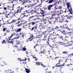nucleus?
<instances>
[{
    "mask_svg": "<svg viewBox=\"0 0 73 73\" xmlns=\"http://www.w3.org/2000/svg\"><path fill=\"white\" fill-rule=\"evenodd\" d=\"M12 36H13V35L12 34L9 37V38H8V40L9 39V40H13V38H12Z\"/></svg>",
    "mask_w": 73,
    "mask_h": 73,
    "instance_id": "nucleus-9",
    "label": "nucleus"
},
{
    "mask_svg": "<svg viewBox=\"0 0 73 73\" xmlns=\"http://www.w3.org/2000/svg\"><path fill=\"white\" fill-rule=\"evenodd\" d=\"M65 41H66V42H68V40L66 39H65Z\"/></svg>",
    "mask_w": 73,
    "mask_h": 73,
    "instance_id": "nucleus-46",
    "label": "nucleus"
},
{
    "mask_svg": "<svg viewBox=\"0 0 73 73\" xmlns=\"http://www.w3.org/2000/svg\"><path fill=\"white\" fill-rule=\"evenodd\" d=\"M68 31H70L69 32H67L66 35L65 37L68 38L69 36H70L71 38H73V34L72 33V29H68L67 30Z\"/></svg>",
    "mask_w": 73,
    "mask_h": 73,
    "instance_id": "nucleus-1",
    "label": "nucleus"
},
{
    "mask_svg": "<svg viewBox=\"0 0 73 73\" xmlns=\"http://www.w3.org/2000/svg\"><path fill=\"white\" fill-rule=\"evenodd\" d=\"M5 29H6L5 28H4L3 29V31H5Z\"/></svg>",
    "mask_w": 73,
    "mask_h": 73,
    "instance_id": "nucleus-50",
    "label": "nucleus"
},
{
    "mask_svg": "<svg viewBox=\"0 0 73 73\" xmlns=\"http://www.w3.org/2000/svg\"><path fill=\"white\" fill-rule=\"evenodd\" d=\"M58 43L59 44H60V45H65V43L64 42H58Z\"/></svg>",
    "mask_w": 73,
    "mask_h": 73,
    "instance_id": "nucleus-13",
    "label": "nucleus"
},
{
    "mask_svg": "<svg viewBox=\"0 0 73 73\" xmlns=\"http://www.w3.org/2000/svg\"><path fill=\"white\" fill-rule=\"evenodd\" d=\"M61 66H64V64L61 65Z\"/></svg>",
    "mask_w": 73,
    "mask_h": 73,
    "instance_id": "nucleus-54",
    "label": "nucleus"
},
{
    "mask_svg": "<svg viewBox=\"0 0 73 73\" xmlns=\"http://www.w3.org/2000/svg\"><path fill=\"white\" fill-rule=\"evenodd\" d=\"M49 0H48V1H46V3H48V2H49Z\"/></svg>",
    "mask_w": 73,
    "mask_h": 73,
    "instance_id": "nucleus-55",
    "label": "nucleus"
},
{
    "mask_svg": "<svg viewBox=\"0 0 73 73\" xmlns=\"http://www.w3.org/2000/svg\"><path fill=\"white\" fill-rule=\"evenodd\" d=\"M25 70L26 73H29L30 72H31V70H30V69H28L27 68H26Z\"/></svg>",
    "mask_w": 73,
    "mask_h": 73,
    "instance_id": "nucleus-12",
    "label": "nucleus"
},
{
    "mask_svg": "<svg viewBox=\"0 0 73 73\" xmlns=\"http://www.w3.org/2000/svg\"><path fill=\"white\" fill-rule=\"evenodd\" d=\"M16 21V20H14L12 22H11V23H14V22H15Z\"/></svg>",
    "mask_w": 73,
    "mask_h": 73,
    "instance_id": "nucleus-36",
    "label": "nucleus"
},
{
    "mask_svg": "<svg viewBox=\"0 0 73 73\" xmlns=\"http://www.w3.org/2000/svg\"><path fill=\"white\" fill-rule=\"evenodd\" d=\"M36 65H40V63L39 62H36Z\"/></svg>",
    "mask_w": 73,
    "mask_h": 73,
    "instance_id": "nucleus-33",
    "label": "nucleus"
},
{
    "mask_svg": "<svg viewBox=\"0 0 73 73\" xmlns=\"http://www.w3.org/2000/svg\"><path fill=\"white\" fill-rule=\"evenodd\" d=\"M15 5L14 4H13V7H12V8H13L14 7V6Z\"/></svg>",
    "mask_w": 73,
    "mask_h": 73,
    "instance_id": "nucleus-59",
    "label": "nucleus"
},
{
    "mask_svg": "<svg viewBox=\"0 0 73 73\" xmlns=\"http://www.w3.org/2000/svg\"><path fill=\"white\" fill-rule=\"evenodd\" d=\"M3 9H4V10H6L7 9V7H3Z\"/></svg>",
    "mask_w": 73,
    "mask_h": 73,
    "instance_id": "nucleus-41",
    "label": "nucleus"
},
{
    "mask_svg": "<svg viewBox=\"0 0 73 73\" xmlns=\"http://www.w3.org/2000/svg\"><path fill=\"white\" fill-rule=\"evenodd\" d=\"M7 31L8 32H10V31Z\"/></svg>",
    "mask_w": 73,
    "mask_h": 73,
    "instance_id": "nucleus-64",
    "label": "nucleus"
},
{
    "mask_svg": "<svg viewBox=\"0 0 73 73\" xmlns=\"http://www.w3.org/2000/svg\"><path fill=\"white\" fill-rule=\"evenodd\" d=\"M52 40H53V41H55V38H52Z\"/></svg>",
    "mask_w": 73,
    "mask_h": 73,
    "instance_id": "nucleus-31",
    "label": "nucleus"
},
{
    "mask_svg": "<svg viewBox=\"0 0 73 73\" xmlns=\"http://www.w3.org/2000/svg\"><path fill=\"white\" fill-rule=\"evenodd\" d=\"M69 12L70 13V14H71V15H72V14H73V11H72V10H70Z\"/></svg>",
    "mask_w": 73,
    "mask_h": 73,
    "instance_id": "nucleus-20",
    "label": "nucleus"
},
{
    "mask_svg": "<svg viewBox=\"0 0 73 73\" xmlns=\"http://www.w3.org/2000/svg\"><path fill=\"white\" fill-rule=\"evenodd\" d=\"M61 32H62V33H63V32H65V30L64 29H62L61 31Z\"/></svg>",
    "mask_w": 73,
    "mask_h": 73,
    "instance_id": "nucleus-24",
    "label": "nucleus"
},
{
    "mask_svg": "<svg viewBox=\"0 0 73 73\" xmlns=\"http://www.w3.org/2000/svg\"><path fill=\"white\" fill-rule=\"evenodd\" d=\"M19 37H20V36H18L15 37L14 39H18V38H19Z\"/></svg>",
    "mask_w": 73,
    "mask_h": 73,
    "instance_id": "nucleus-23",
    "label": "nucleus"
},
{
    "mask_svg": "<svg viewBox=\"0 0 73 73\" xmlns=\"http://www.w3.org/2000/svg\"><path fill=\"white\" fill-rule=\"evenodd\" d=\"M48 52L49 53L48 54H50V51H48Z\"/></svg>",
    "mask_w": 73,
    "mask_h": 73,
    "instance_id": "nucleus-58",
    "label": "nucleus"
},
{
    "mask_svg": "<svg viewBox=\"0 0 73 73\" xmlns=\"http://www.w3.org/2000/svg\"><path fill=\"white\" fill-rule=\"evenodd\" d=\"M21 21H18V23L19 24L17 25V26H19V27H20L21 25H23V27H25L26 28H29V25L28 23H27L26 22H25L24 23H21Z\"/></svg>",
    "mask_w": 73,
    "mask_h": 73,
    "instance_id": "nucleus-2",
    "label": "nucleus"
},
{
    "mask_svg": "<svg viewBox=\"0 0 73 73\" xmlns=\"http://www.w3.org/2000/svg\"><path fill=\"white\" fill-rule=\"evenodd\" d=\"M34 37L35 36H33V35H32L30 37V38H29V39H30L29 40V41H32V39H33V38H34Z\"/></svg>",
    "mask_w": 73,
    "mask_h": 73,
    "instance_id": "nucleus-8",
    "label": "nucleus"
},
{
    "mask_svg": "<svg viewBox=\"0 0 73 73\" xmlns=\"http://www.w3.org/2000/svg\"><path fill=\"white\" fill-rule=\"evenodd\" d=\"M21 8H20V7L19 6L17 8V10L15 12L16 13H21Z\"/></svg>",
    "mask_w": 73,
    "mask_h": 73,
    "instance_id": "nucleus-5",
    "label": "nucleus"
},
{
    "mask_svg": "<svg viewBox=\"0 0 73 73\" xmlns=\"http://www.w3.org/2000/svg\"><path fill=\"white\" fill-rule=\"evenodd\" d=\"M68 9H69V11H71V10H72V7H71V6H70L68 7Z\"/></svg>",
    "mask_w": 73,
    "mask_h": 73,
    "instance_id": "nucleus-16",
    "label": "nucleus"
},
{
    "mask_svg": "<svg viewBox=\"0 0 73 73\" xmlns=\"http://www.w3.org/2000/svg\"><path fill=\"white\" fill-rule=\"evenodd\" d=\"M69 3H67V7H69L70 6H69Z\"/></svg>",
    "mask_w": 73,
    "mask_h": 73,
    "instance_id": "nucleus-29",
    "label": "nucleus"
},
{
    "mask_svg": "<svg viewBox=\"0 0 73 73\" xmlns=\"http://www.w3.org/2000/svg\"><path fill=\"white\" fill-rule=\"evenodd\" d=\"M19 36H20V38L21 40H24V35H25V34L22 33H21L19 34Z\"/></svg>",
    "mask_w": 73,
    "mask_h": 73,
    "instance_id": "nucleus-4",
    "label": "nucleus"
},
{
    "mask_svg": "<svg viewBox=\"0 0 73 73\" xmlns=\"http://www.w3.org/2000/svg\"><path fill=\"white\" fill-rule=\"evenodd\" d=\"M20 8L21 9V10L22 11V10H23V9H24V7H20Z\"/></svg>",
    "mask_w": 73,
    "mask_h": 73,
    "instance_id": "nucleus-40",
    "label": "nucleus"
},
{
    "mask_svg": "<svg viewBox=\"0 0 73 73\" xmlns=\"http://www.w3.org/2000/svg\"><path fill=\"white\" fill-rule=\"evenodd\" d=\"M23 50L24 51L25 50H26V48H23Z\"/></svg>",
    "mask_w": 73,
    "mask_h": 73,
    "instance_id": "nucleus-34",
    "label": "nucleus"
},
{
    "mask_svg": "<svg viewBox=\"0 0 73 73\" xmlns=\"http://www.w3.org/2000/svg\"><path fill=\"white\" fill-rule=\"evenodd\" d=\"M13 1L11 2V3H13V2L15 1V2H16V0H13Z\"/></svg>",
    "mask_w": 73,
    "mask_h": 73,
    "instance_id": "nucleus-38",
    "label": "nucleus"
},
{
    "mask_svg": "<svg viewBox=\"0 0 73 73\" xmlns=\"http://www.w3.org/2000/svg\"><path fill=\"white\" fill-rule=\"evenodd\" d=\"M12 35H13V36H15L16 33H14L12 34Z\"/></svg>",
    "mask_w": 73,
    "mask_h": 73,
    "instance_id": "nucleus-32",
    "label": "nucleus"
},
{
    "mask_svg": "<svg viewBox=\"0 0 73 73\" xmlns=\"http://www.w3.org/2000/svg\"><path fill=\"white\" fill-rule=\"evenodd\" d=\"M15 11H14V13H10L9 14H8L7 16L10 15V16H13V15H15Z\"/></svg>",
    "mask_w": 73,
    "mask_h": 73,
    "instance_id": "nucleus-7",
    "label": "nucleus"
},
{
    "mask_svg": "<svg viewBox=\"0 0 73 73\" xmlns=\"http://www.w3.org/2000/svg\"><path fill=\"white\" fill-rule=\"evenodd\" d=\"M60 61H61V60H59V62L58 63V64H60Z\"/></svg>",
    "mask_w": 73,
    "mask_h": 73,
    "instance_id": "nucleus-52",
    "label": "nucleus"
},
{
    "mask_svg": "<svg viewBox=\"0 0 73 73\" xmlns=\"http://www.w3.org/2000/svg\"><path fill=\"white\" fill-rule=\"evenodd\" d=\"M33 58H35V60H37V59L35 56L34 57V56H33Z\"/></svg>",
    "mask_w": 73,
    "mask_h": 73,
    "instance_id": "nucleus-30",
    "label": "nucleus"
},
{
    "mask_svg": "<svg viewBox=\"0 0 73 73\" xmlns=\"http://www.w3.org/2000/svg\"><path fill=\"white\" fill-rule=\"evenodd\" d=\"M12 23V22L9 23L8 24H11Z\"/></svg>",
    "mask_w": 73,
    "mask_h": 73,
    "instance_id": "nucleus-62",
    "label": "nucleus"
},
{
    "mask_svg": "<svg viewBox=\"0 0 73 73\" xmlns=\"http://www.w3.org/2000/svg\"><path fill=\"white\" fill-rule=\"evenodd\" d=\"M8 73V72H10V73H12V72H11V70H8L6 71Z\"/></svg>",
    "mask_w": 73,
    "mask_h": 73,
    "instance_id": "nucleus-18",
    "label": "nucleus"
},
{
    "mask_svg": "<svg viewBox=\"0 0 73 73\" xmlns=\"http://www.w3.org/2000/svg\"><path fill=\"white\" fill-rule=\"evenodd\" d=\"M21 29H18L15 31V32H20L21 31Z\"/></svg>",
    "mask_w": 73,
    "mask_h": 73,
    "instance_id": "nucleus-14",
    "label": "nucleus"
},
{
    "mask_svg": "<svg viewBox=\"0 0 73 73\" xmlns=\"http://www.w3.org/2000/svg\"><path fill=\"white\" fill-rule=\"evenodd\" d=\"M36 20H39V19L38 17L36 18Z\"/></svg>",
    "mask_w": 73,
    "mask_h": 73,
    "instance_id": "nucleus-51",
    "label": "nucleus"
},
{
    "mask_svg": "<svg viewBox=\"0 0 73 73\" xmlns=\"http://www.w3.org/2000/svg\"><path fill=\"white\" fill-rule=\"evenodd\" d=\"M27 59L26 58H25V59H23V60H22V61H26V60H27Z\"/></svg>",
    "mask_w": 73,
    "mask_h": 73,
    "instance_id": "nucleus-35",
    "label": "nucleus"
},
{
    "mask_svg": "<svg viewBox=\"0 0 73 73\" xmlns=\"http://www.w3.org/2000/svg\"><path fill=\"white\" fill-rule=\"evenodd\" d=\"M59 37H60V38L62 40H63V37L62 36H59Z\"/></svg>",
    "mask_w": 73,
    "mask_h": 73,
    "instance_id": "nucleus-28",
    "label": "nucleus"
},
{
    "mask_svg": "<svg viewBox=\"0 0 73 73\" xmlns=\"http://www.w3.org/2000/svg\"><path fill=\"white\" fill-rule=\"evenodd\" d=\"M53 0H49V1L48 3H52L53 2Z\"/></svg>",
    "mask_w": 73,
    "mask_h": 73,
    "instance_id": "nucleus-19",
    "label": "nucleus"
},
{
    "mask_svg": "<svg viewBox=\"0 0 73 73\" xmlns=\"http://www.w3.org/2000/svg\"><path fill=\"white\" fill-rule=\"evenodd\" d=\"M36 22H33L32 23V25H35V23H36Z\"/></svg>",
    "mask_w": 73,
    "mask_h": 73,
    "instance_id": "nucleus-26",
    "label": "nucleus"
},
{
    "mask_svg": "<svg viewBox=\"0 0 73 73\" xmlns=\"http://www.w3.org/2000/svg\"><path fill=\"white\" fill-rule=\"evenodd\" d=\"M54 8L56 10H57V8H56V6H55Z\"/></svg>",
    "mask_w": 73,
    "mask_h": 73,
    "instance_id": "nucleus-48",
    "label": "nucleus"
},
{
    "mask_svg": "<svg viewBox=\"0 0 73 73\" xmlns=\"http://www.w3.org/2000/svg\"><path fill=\"white\" fill-rule=\"evenodd\" d=\"M72 43L73 41H70L68 42L67 44H69L70 45H72Z\"/></svg>",
    "mask_w": 73,
    "mask_h": 73,
    "instance_id": "nucleus-10",
    "label": "nucleus"
},
{
    "mask_svg": "<svg viewBox=\"0 0 73 73\" xmlns=\"http://www.w3.org/2000/svg\"><path fill=\"white\" fill-rule=\"evenodd\" d=\"M6 35H7V34H6V33H5V35H4V36H6Z\"/></svg>",
    "mask_w": 73,
    "mask_h": 73,
    "instance_id": "nucleus-63",
    "label": "nucleus"
},
{
    "mask_svg": "<svg viewBox=\"0 0 73 73\" xmlns=\"http://www.w3.org/2000/svg\"><path fill=\"white\" fill-rule=\"evenodd\" d=\"M14 48H17V46H14Z\"/></svg>",
    "mask_w": 73,
    "mask_h": 73,
    "instance_id": "nucleus-39",
    "label": "nucleus"
},
{
    "mask_svg": "<svg viewBox=\"0 0 73 73\" xmlns=\"http://www.w3.org/2000/svg\"><path fill=\"white\" fill-rule=\"evenodd\" d=\"M61 6H59L58 8H57V10H59L58 11H61Z\"/></svg>",
    "mask_w": 73,
    "mask_h": 73,
    "instance_id": "nucleus-15",
    "label": "nucleus"
},
{
    "mask_svg": "<svg viewBox=\"0 0 73 73\" xmlns=\"http://www.w3.org/2000/svg\"><path fill=\"white\" fill-rule=\"evenodd\" d=\"M17 44V45H18V44H20V41H17L16 42Z\"/></svg>",
    "mask_w": 73,
    "mask_h": 73,
    "instance_id": "nucleus-22",
    "label": "nucleus"
},
{
    "mask_svg": "<svg viewBox=\"0 0 73 73\" xmlns=\"http://www.w3.org/2000/svg\"><path fill=\"white\" fill-rule=\"evenodd\" d=\"M4 43H5V40H3V42H2V44H4Z\"/></svg>",
    "mask_w": 73,
    "mask_h": 73,
    "instance_id": "nucleus-49",
    "label": "nucleus"
},
{
    "mask_svg": "<svg viewBox=\"0 0 73 73\" xmlns=\"http://www.w3.org/2000/svg\"><path fill=\"white\" fill-rule=\"evenodd\" d=\"M41 0V2L42 3V2H44V1H45V0Z\"/></svg>",
    "mask_w": 73,
    "mask_h": 73,
    "instance_id": "nucleus-47",
    "label": "nucleus"
},
{
    "mask_svg": "<svg viewBox=\"0 0 73 73\" xmlns=\"http://www.w3.org/2000/svg\"><path fill=\"white\" fill-rule=\"evenodd\" d=\"M17 35H19V34H18V33H16L15 34V36H17Z\"/></svg>",
    "mask_w": 73,
    "mask_h": 73,
    "instance_id": "nucleus-45",
    "label": "nucleus"
},
{
    "mask_svg": "<svg viewBox=\"0 0 73 73\" xmlns=\"http://www.w3.org/2000/svg\"><path fill=\"white\" fill-rule=\"evenodd\" d=\"M9 43H13V42L12 41H11L10 42H8Z\"/></svg>",
    "mask_w": 73,
    "mask_h": 73,
    "instance_id": "nucleus-43",
    "label": "nucleus"
},
{
    "mask_svg": "<svg viewBox=\"0 0 73 73\" xmlns=\"http://www.w3.org/2000/svg\"><path fill=\"white\" fill-rule=\"evenodd\" d=\"M46 20H48V19H49L48 18V17H46Z\"/></svg>",
    "mask_w": 73,
    "mask_h": 73,
    "instance_id": "nucleus-56",
    "label": "nucleus"
},
{
    "mask_svg": "<svg viewBox=\"0 0 73 73\" xmlns=\"http://www.w3.org/2000/svg\"><path fill=\"white\" fill-rule=\"evenodd\" d=\"M41 53H43V54H44V52H43V51L41 52Z\"/></svg>",
    "mask_w": 73,
    "mask_h": 73,
    "instance_id": "nucleus-57",
    "label": "nucleus"
},
{
    "mask_svg": "<svg viewBox=\"0 0 73 73\" xmlns=\"http://www.w3.org/2000/svg\"><path fill=\"white\" fill-rule=\"evenodd\" d=\"M66 17L67 18V19H73V17H72V16H70V17H69L68 16V15H66Z\"/></svg>",
    "mask_w": 73,
    "mask_h": 73,
    "instance_id": "nucleus-11",
    "label": "nucleus"
},
{
    "mask_svg": "<svg viewBox=\"0 0 73 73\" xmlns=\"http://www.w3.org/2000/svg\"><path fill=\"white\" fill-rule=\"evenodd\" d=\"M33 16H31V17H29V19H32V18H33Z\"/></svg>",
    "mask_w": 73,
    "mask_h": 73,
    "instance_id": "nucleus-44",
    "label": "nucleus"
},
{
    "mask_svg": "<svg viewBox=\"0 0 73 73\" xmlns=\"http://www.w3.org/2000/svg\"><path fill=\"white\" fill-rule=\"evenodd\" d=\"M58 27L56 26L55 28V29H58Z\"/></svg>",
    "mask_w": 73,
    "mask_h": 73,
    "instance_id": "nucleus-53",
    "label": "nucleus"
},
{
    "mask_svg": "<svg viewBox=\"0 0 73 73\" xmlns=\"http://www.w3.org/2000/svg\"><path fill=\"white\" fill-rule=\"evenodd\" d=\"M70 55H71L72 56H73V53H72L71 54H70Z\"/></svg>",
    "mask_w": 73,
    "mask_h": 73,
    "instance_id": "nucleus-60",
    "label": "nucleus"
},
{
    "mask_svg": "<svg viewBox=\"0 0 73 73\" xmlns=\"http://www.w3.org/2000/svg\"><path fill=\"white\" fill-rule=\"evenodd\" d=\"M25 8H29V6L28 5L26 6L25 5Z\"/></svg>",
    "mask_w": 73,
    "mask_h": 73,
    "instance_id": "nucleus-27",
    "label": "nucleus"
},
{
    "mask_svg": "<svg viewBox=\"0 0 73 73\" xmlns=\"http://www.w3.org/2000/svg\"><path fill=\"white\" fill-rule=\"evenodd\" d=\"M68 52L66 51H65L62 52V53H63L64 54H68Z\"/></svg>",
    "mask_w": 73,
    "mask_h": 73,
    "instance_id": "nucleus-17",
    "label": "nucleus"
},
{
    "mask_svg": "<svg viewBox=\"0 0 73 73\" xmlns=\"http://www.w3.org/2000/svg\"><path fill=\"white\" fill-rule=\"evenodd\" d=\"M60 66H62L61 65H58V67H60Z\"/></svg>",
    "mask_w": 73,
    "mask_h": 73,
    "instance_id": "nucleus-61",
    "label": "nucleus"
},
{
    "mask_svg": "<svg viewBox=\"0 0 73 73\" xmlns=\"http://www.w3.org/2000/svg\"><path fill=\"white\" fill-rule=\"evenodd\" d=\"M53 5H50L48 6L47 7L48 10L50 11V9L53 7Z\"/></svg>",
    "mask_w": 73,
    "mask_h": 73,
    "instance_id": "nucleus-6",
    "label": "nucleus"
},
{
    "mask_svg": "<svg viewBox=\"0 0 73 73\" xmlns=\"http://www.w3.org/2000/svg\"><path fill=\"white\" fill-rule=\"evenodd\" d=\"M51 13L52 15L50 17V20L53 19L54 17V16L56 15V12L54 11H52Z\"/></svg>",
    "mask_w": 73,
    "mask_h": 73,
    "instance_id": "nucleus-3",
    "label": "nucleus"
},
{
    "mask_svg": "<svg viewBox=\"0 0 73 73\" xmlns=\"http://www.w3.org/2000/svg\"><path fill=\"white\" fill-rule=\"evenodd\" d=\"M36 29V26H35L34 27H33L32 28V30H33V29Z\"/></svg>",
    "mask_w": 73,
    "mask_h": 73,
    "instance_id": "nucleus-25",
    "label": "nucleus"
},
{
    "mask_svg": "<svg viewBox=\"0 0 73 73\" xmlns=\"http://www.w3.org/2000/svg\"><path fill=\"white\" fill-rule=\"evenodd\" d=\"M34 1L36 3H37L38 2V0H34Z\"/></svg>",
    "mask_w": 73,
    "mask_h": 73,
    "instance_id": "nucleus-21",
    "label": "nucleus"
},
{
    "mask_svg": "<svg viewBox=\"0 0 73 73\" xmlns=\"http://www.w3.org/2000/svg\"><path fill=\"white\" fill-rule=\"evenodd\" d=\"M41 65L42 66H43V67H45V66H44V64H41Z\"/></svg>",
    "mask_w": 73,
    "mask_h": 73,
    "instance_id": "nucleus-42",
    "label": "nucleus"
},
{
    "mask_svg": "<svg viewBox=\"0 0 73 73\" xmlns=\"http://www.w3.org/2000/svg\"><path fill=\"white\" fill-rule=\"evenodd\" d=\"M44 13H45V11L42 12H41V14H44Z\"/></svg>",
    "mask_w": 73,
    "mask_h": 73,
    "instance_id": "nucleus-37",
    "label": "nucleus"
}]
</instances>
